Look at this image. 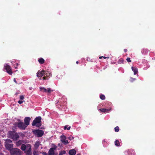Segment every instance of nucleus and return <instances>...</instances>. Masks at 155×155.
<instances>
[{
    "label": "nucleus",
    "instance_id": "nucleus-36",
    "mask_svg": "<svg viewBox=\"0 0 155 155\" xmlns=\"http://www.w3.org/2000/svg\"><path fill=\"white\" fill-rule=\"evenodd\" d=\"M14 81L16 84H17V83L16 81V79L15 78H14Z\"/></svg>",
    "mask_w": 155,
    "mask_h": 155
},
{
    "label": "nucleus",
    "instance_id": "nucleus-3",
    "mask_svg": "<svg viewBox=\"0 0 155 155\" xmlns=\"http://www.w3.org/2000/svg\"><path fill=\"white\" fill-rule=\"evenodd\" d=\"M9 138L13 139L14 141H16L19 137V136L18 134L14 131H9Z\"/></svg>",
    "mask_w": 155,
    "mask_h": 155
},
{
    "label": "nucleus",
    "instance_id": "nucleus-11",
    "mask_svg": "<svg viewBox=\"0 0 155 155\" xmlns=\"http://www.w3.org/2000/svg\"><path fill=\"white\" fill-rule=\"evenodd\" d=\"M31 119V118L29 117H26L24 119V124L27 127L29 124Z\"/></svg>",
    "mask_w": 155,
    "mask_h": 155
},
{
    "label": "nucleus",
    "instance_id": "nucleus-20",
    "mask_svg": "<svg viewBox=\"0 0 155 155\" xmlns=\"http://www.w3.org/2000/svg\"><path fill=\"white\" fill-rule=\"evenodd\" d=\"M115 145L117 147L119 146L120 145V142L118 140H116L114 142Z\"/></svg>",
    "mask_w": 155,
    "mask_h": 155
},
{
    "label": "nucleus",
    "instance_id": "nucleus-28",
    "mask_svg": "<svg viewBox=\"0 0 155 155\" xmlns=\"http://www.w3.org/2000/svg\"><path fill=\"white\" fill-rule=\"evenodd\" d=\"M62 143H63L65 145L67 144L68 143V140H64L63 141Z\"/></svg>",
    "mask_w": 155,
    "mask_h": 155
},
{
    "label": "nucleus",
    "instance_id": "nucleus-4",
    "mask_svg": "<svg viewBox=\"0 0 155 155\" xmlns=\"http://www.w3.org/2000/svg\"><path fill=\"white\" fill-rule=\"evenodd\" d=\"M10 152L12 155H19L20 154L21 151L19 149L13 148Z\"/></svg>",
    "mask_w": 155,
    "mask_h": 155
},
{
    "label": "nucleus",
    "instance_id": "nucleus-13",
    "mask_svg": "<svg viewBox=\"0 0 155 155\" xmlns=\"http://www.w3.org/2000/svg\"><path fill=\"white\" fill-rule=\"evenodd\" d=\"M28 144L26 145L24 144H23L21 145V149L23 151H25L26 150L28 149Z\"/></svg>",
    "mask_w": 155,
    "mask_h": 155
},
{
    "label": "nucleus",
    "instance_id": "nucleus-41",
    "mask_svg": "<svg viewBox=\"0 0 155 155\" xmlns=\"http://www.w3.org/2000/svg\"><path fill=\"white\" fill-rule=\"evenodd\" d=\"M16 64L17 66H18L19 65V64L18 63H16Z\"/></svg>",
    "mask_w": 155,
    "mask_h": 155
},
{
    "label": "nucleus",
    "instance_id": "nucleus-7",
    "mask_svg": "<svg viewBox=\"0 0 155 155\" xmlns=\"http://www.w3.org/2000/svg\"><path fill=\"white\" fill-rule=\"evenodd\" d=\"M4 69L6 70V72L10 75L12 74V71L10 66L7 64H6L4 67Z\"/></svg>",
    "mask_w": 155,
    "mask_h": 155
},
{
    "label": "nucleus",
    "instance_id": "nucleus-24",
    "mask_svg": "<svg viewBox=\"0 0 155 155\" xmlns=\"http://www.w3.org/2000/svg\"><path fill=\"white\" fill-rule=\"evenodd\" d=\"M100 98L102 100H104L105 98V96L102 94H101L100 96Z\"/></svg>",
    "mask_w": 155,
    "mask_h": 155
},
{
    "label": "nucleus",
    "instance_id": "nucleus-8",
    "mask_svg": "<svg viewBox=\"0 0 155 155\" xmlns=\"http://www.w3.org/2000/svg\"><path fill=\"white\" fill-rule=\"evenodd\" d=\"M40 91H42L44 92H48V93H50L51 92L53 91V90H51L50 88H48L47 89H46L44 87H40Z\"/></svg>",
    "mask_w": 155,
    "mask_h": 155
},
{
    "label": "nucleus",
    "instance_id": "nucleus-21",
    "mask_svg": "<svg viewBox=\"0 0 155 155\" xmlns=\"http://www.w3.org/2000/svg\"><path fill=\"white\" fill-rule=\"evenodd\" d=\"M60 138H61V141L62 142L66 140V139L65 136L64 135L61 136H60Z\"/></svg>",
    "mask_w": 155,
    "mask_h": 155
},
{
    "label": "nucleus",
    "instance_id": "nucleus-16",
    "mask_svg": "<svg viewBox=\"0 0 155 155\" xmlns=\"http://www.w3.org/2000/svg\"><path fill=\"white\" fill-rule=\"evenodd\" d=\"M40 145V142L39 141H37L34 145V147L36 149H37L39 147Z\"/></svg>",
    "mask_w": 155,
    "mask_h": 155
},
{
    "label": "nucleus",
    "instance_id": "nucleus-39",
    "mask_svg": "<svg viewBox=\"0 0 155 155\" xmlns=\"http://www.w3.org/2000/svg\"><path fill=\"white\" fill-rule=\"evenodd\" d=\"M124 51L125 52H126L127 51V50L126 49H124Z\"/></svg>",
    "mask_w": 155,
    "mask_h": 155
},
{
    "label": "nucleus",
    "instance_id": "nucleus-17",
    "mask_svg": "<svg viewBox=\"0 0 155 155\" xmlns=\"http://www.w3.org/2000/svg\"><path fill=\"white\" fill-rule=\"evenodd\" d=\"M131 69L134 72V75L137 74L138 72L137 69L136 68L133 67H131Z\"/></svg>",
    "mask_w": 155,
    "mask_h": 155
},
{
    "label": "nucleus",
    "instance_id": "nucleus-34",
    "mask_svg": "<svg viewBox=\"0 0 155 155\" xmlns=\"http://www.w3.org/2000/svg\"><path fill=\"white\" fill-rule=\"evenodd\" d=\"M42 154L43 155H48V154L47 153H46V152H43L42 153Z\"/></svg>",
    "mask_w": 155,
    "mask_h": 155
},
{
    "label": "nucleus",
    "instance_id": "nucleus-40",
    "mask_svg": "<svg viewBox=\"0 0 155 155\" xmlns=\"http://www.w3.org/2000/svg\"><path fill=\"white\" fill-rule=\"evenodd\" d=\"M103 57H104V56H100V57H99V58L100 59H101V58H103Z\"/></svg>",
    "mask_w": 155,
    "mask_h": 155
},
{
    "label": "nucleus",
    "instance_id": "nucleus-38",
    "mask_svg": "<svg viewBox=\"0 0 155 155\" xmlns=\"http://www.w3.org/2000/svg\"><path fill=\"white\" fill-rule=\"evenodd\" d=\"M131 79L132 80V81H134L135 80V78H131Z\"/></svg>",
    "mask_w": 155,
    "mask_h": 155
},
{
    "label": "nucleus",
    "instance_id": "nucleus-15",
    "mask_svg": "<svg viewBox=\"0 0 155 155\" xmlns=\"http://www.w3.org/2000/svg\"><path fill=\"white\" fill-rule=\"evenodd\" d=\"M111 110V109H107L105 108L100 109V111L102 112H107L110 111Z\"/></svg>",
    "mask_w": 155,
    "mask_h": 155
},
{
    "label": "nucleus",
    "instance_id": "nucleus-10",
    "mask_svg": "<svg viewBox=\"0 0 155 155\" xmlns=\"http://www.w3.org/2000/svg\"><path fill=\"white\" fill-rule=\"evenodd\" d=\"M45 71L44 70H42L40 71H38L37 73V76L38 77H41L42 76H45L46 74H45Z\"/></svg>",
    "mask_w": 155,
    "mask_h": 155
},
{
    "label": "nucleus",
    "instance_id": "nucleus-14",
    "mask_svg": "<svg viewBox=\"0 0 155 155\" xmlns=\"http://www.w3.org/2000/svg\"><path fill=\"white\" fill-rule=\"evenodd\" d=\"M76 153V151L74 149L70 150L69 151V154L70 155H75Z\"/></svg>",
    "mask_w": 155,
    "mask_h": 155
},
{
    "label": "nucleus",
    "instance_id": "nucleus-32",
    "mask_svg": "<svg viewBox=\"0 0 155 155\" xmlns=\"http://www.w3.org/2000/svg\"><path fill=\"white\" fill-rule=\"evenodd\" d=\"M62 153V154H64L66 153V152L65 150H63L62 151L61 153Z\"/></svg>",
    "mask_w": 155,
    "mask_h": 155
},
{
    "label": "nucleus",
    "instance_id": "nucleus-31",
    "mask_svg": "<svg viewBox=\"0 0 155 155\" xmlns=\"http://www.w3.org/2000/svg\"><path fill=\"white\" fill-rule=\"evenodd\" d=\"M24 97L23 95H21L20 96V99L21 100H22L24 99Z\"/></svg>",
    "mask_w": 155,
    "mask_h": 155
},
{
    "label": "nucleus",
    "instance_id": "nucleus-35",
    "mask_svg": "<svg viewBox=\"0 0 155 155\" xmlns=\"http://www.w3.org/2000/svg\"><path fill=\"white\" fill-rule=\"evenodd\" d=\"M18 102L19 104H22L23 103V101H18Z\"/></svg>",
    "mask_w": 155,
    "mask_h": 155
},
{
    "label": "nucleus",
    "instance_id": "nucleus-12",
    "mask_svg": "<svg viewBox=\"0 0 155 155\" xmlns=\"http://www.w3.org/2000/svg\"><path fill=\"white\" fill-rule=\"evenodd\" d=\"M55 149V148H51L48 152V154L49 155H54V150Z\"/></svg>",
    "mask_w": 155,
    "mask_h": 155
},
{
    "label": "nucleus",
    "instance_id": "nucleus-30",
    "mask_svg": "<svg viewBox=\"0 0 155 155\" xmlns=\"http://www.w3.org/2000/svg\"><path fill=\"white\" fill-rule=\"evenodd\" d=\"M43 80H48L49 78H48L46 76H44L42 78Z\"/></svg>",
    "mask_w": 155,
    "mask_h": 155
},
{
    "label": "nucleus",
    "instance_id": "nucleus-27",
    "mask_svg": "<svg viewBox=\"0 0 155 155\" xmlns=\"http://www.w3.org/2000/svg\"><path fill=\"white\" fill-rule=\"evenodd\" d=\"M38 152L36 150H34L33 152V154L34 155H37L38 154Z\"/></svg>",
    "mask_w": 155,
    "mask_h": 155
},
{
    "label": "nucleus",
    "instance_id": "nucleus-5",
    "mask_svg": "<svg viewBox=\"0 0 155 155\" xmlns=\"http://www.w3.org/2000/svg\"><path fill=\"white\" fill-rule=\"evenodd\" d=\"M19 122L16 123L17 127L20 130H25L27 127L23 122H21L20 120H18Z\"/></svg>",
    "mask_w": 155,
    "mask_h": 155
},
{
    "label": "nucleus",
    "instance_id": "nucleus-6",
    "mask_svg": "<svg viewBox=\"0 0 155 155\" xmlns=\"http://www.w3.org/2000/svg\"><path fill=\"white\" fill-rule=\"evenodd\" d=\"M33 132L35 135H36L38 137H42L44 133L42 130L39 129L34 130L33 131Z\"/></svg>",
    "mask_w": 155,
    "mask_h": 155
},
{
    "label": "nucleus",
    "instance_id": "nucleus-37",
    "mask_svg": "<svg viewBox=\"0 0 155 155\" xmlns=\"http://www.w3.org/2000/svg\"><path fill=\"white\" fill-rule=\"evenodd\" d=\"M109 57H105V56H104L103 57V58H104V59H106V58H109Z\"/></svg>",
    "mask_w": 155,
    "mask_h": 155
},
{
    "label": "nucleus",
    "instance_id": "nucleus-25",
    "mask_svg": "<svg viewBox=\"0 0 155 155\" xmlns=\"http://www.w3.org/2000/svg\"><path fill=\"white\" fill-rule=\"evenodd\" d=\"M124 61V59L122 58H120L118 61V63L119 64L122 63H123Z\"/></svg>",
    "mask_w": 155,
    "mask_h": 155
},
{
    "label": "nucleus",
    "instance_id": "nucleus-43",
    "mask_svg": "<svg viewBox=\"0 0 155 155\" xmlns=\"http://www.w3.org/2000/svg\"><path fill=\"white\" fill-rule=\"evenodd\" d=\"M59 155H63L62 154V153H60Z\"/></svg>",
    "mask_w": 155,
    "mask_h": 155
},
{
    "label": "nucleus",
    "instance_id": "nucleus-33",
    "mask_svg": "<svg viewBox=\"0 0 155 155\" xmlns=\"http://www.w3.org/2000/svg\"><path fill=\"white\" fill-rule=\"evenodd\" d=\"M74 138V137L72 136H70L68 137V139L70 140H71L73 139Z\"/></svg>",
    "mask_w": 155,
    "mask_h": 155
},
{
    "label": "nucleus",
    "instance_id": "nucleus-2",
    "mask_svg": "<svg viewBox=\"0 0 155 155\" xmlns=\"http://www.w3.org/2000/svg\"><path fill=\"white\" fill-rule=\"evenodd\" d=\"M12 141L10 139H6L5 142V146L6 149L10 151L13 148Z\"/></svg>",
    "mask_w": 155,
    "mask_h": 155
},
{
    "label": "nucleus",
    "instance_id": "nucleus-9",
    "mask_svg": "<svg viewBox=\"0 0 155 155\" xmlns=\"http://www.w3.org/2000/svg\"><path fill=\"white\" fill-rule=\"evenodd\" d=\"M26 155H32L31 145L30 144H28V149L26 150L25 152Z\"/></svg>",
    "mask_w": 155,
    "mask_h": 155
},
{
    "label": "nucleus",
    "instance_id": "nucleus-44",
    "mask_svg": "<svg viewBox=\"0 0 155 155\" xmlns=\"http://www.w3.org/2000/svg\"><path fill=\"white\" fill-rule=\"evenodd\" d=\"M76 155H81L80 154H77Z\"/></svg>",
    "mask_w": 155,
    "mask_h": 155
},
{
    "label": "nucleus",
    "instance_id": "nucleus-22",
    "mask_svg": "<svg viewBox=\"0 0 155 155\" xmlns=\"http://www.w3.org/2000/svg\"><path fill=\"white\" fill-rule=\"evenodd\" d=\"M45 74H46L45 75V76H46L47 77H48L49 78H50V77H51V74L49 73L48 71H46L45 72Z\"/></svg>",
    "mask_w": 155,
    "mask_h": 155
},
{
    "label": "nucleus",
    "instance_id": "nucleus-23",
    "mask_svg": "<svg viewBox=\"0 0 155 155\" xmlns=\"http://www.w3.org/2000/svg\"><path fill=\"white\" fill-rule=\"evenodd\" d=\"M71 127L70 126H68V125L65 126L64 127V129L65 130L67 129L68 130H69L70 129Z\"/></svg>",
    "mask_w": 155,
    "mask_h": 155
},
{
    "label": "nucleus",
    "instance_id": "nucleus-1",
    "mask_svg": "<svg viewBox=\"0 0 155 155\" xmlns=\"http://www.w3.org/2000/svg\"><path fill=\"white\" fill-rule=\"evenodd\" d=\"M41 117L40 116L36 117L33 121L32 125L33 126H35L37 127H40L41 125Z\"/></svg>",
    "mask_w": 155,
    "mask_h": 155
},
{
    "label": "nucleus",
    "instance_id": "nucleus-26",
    "mask_svg": "<svg viewBox=\"0 0 155 155\" xmlns=\"http://www.w3.org/2000/svg\"><path fill=\"white\" fill-rule=\"evenodd\" d=\"M115 131L116 132H118L119 130V128L118 126H117L114 128Z\"/></svg>",
    "mask_w": 155,
    "mask_h": 155
},
{
    "label": "nucleus",
    "instance_id": "nucleus-29",
    "mask_svg": "<svg viewBox=\"0 0 155 155\" xmlns=\"http://www.w3.org/2000/svg\"><path fill=\"white\" fill-rule=\"evenodd\" d=\"M126 60L128 62H130L131 61V60L130 59V58L128 57L126 59Z\"/></svg>",
    "mask_w": 155,
    "mask_h": 155
},
{
    "label": "nucleus",
    "instance_id": "nucleus-19",
    "mask_svg": "<svg viewBox=\"0 0 155 155\" xmlns=\"http://www.w3.org/2000/svg\"><path fill=\"white\" fill-rule=\"evenodd\" d=\"M23 143L22 141L21 140H19L16 143V145L17 147H18L21 145L22 144V143Z\"/></svg>",
    "mask_w": 155,
    "mask_h": 155
},
{
    "label": "nucleus",
    "instance_id": "nucleus-42",
    "mask_svg": "<svg viewBox=\"0 0 155 155\" xmlns=\"http://www.w3.org/2000/svg\"><path fill=\"white\" fill-rule=\"evenodd\" d=\"M76 63L77 64H78V61H77L76 62Z\"/></svg>",
    "mask_w": 155,
    "mask_h": 155
},
{
    "label": "nucleus",
    "instance_id": "nucleus-18",
    "mask_svg": "<svg viewBox=\"0 0 155 155\" xmlns=\"http://www.w3.org/2000/svg\"><path fill=\"white\" fill-rule=\"evenodd\" d=\"M38 61L40 64H43L45 63L44 59L42 58H39L38 59Z\"/></svg>",
    "mask_w": 155,
    "mask_h": 155
}]
</instances>
